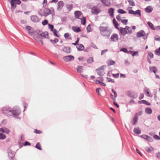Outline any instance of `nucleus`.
Segmentation results:
<instances>
[{"label":"nucleus","mask_w":160,"mask_h":160,"mask_svg":"<svg viewBox=\"0 0 160 160\" xmlns=\"http://www.w3.org/2000/svg\"><path fill=\"white\" fill-rule=\"evenodd\" d=\"M3 113L8 115L18 116L19 115L20 112L18 109L12 110L11 109L7 107H4L2 108Z\"/></svg>","instance_id":"nucleus-1"},{"label":"nucleus","mask_w":160,"mask_h":160,"mask_svg":"<svg viewBox=\"0 0 160 160\" xmlns=\"http://www.w3.org/2000/svg\"><path fill=\"white\" fill-rule=\"evenodd\" d=\"M101 34L103 36L109 37L111 33V30L108 26H100L99 28Z\"/></svg>","instance_id":"nucleus-2"},{"label":"nucleus","mask_w":160,"mask_h":160,"mask_svg":"<svg viewBox=\"0 0 160 160\" xmlns=\"http://www.w3.org/2000/svg\"><path fill=\"white\" fill-rule=\"evenodd\" d=\"M120 33L122 36L127 34H130L132 33V30L130 27L126 26L125 28L120 27L118 29Z\"/></svg>","instance_id":"nucleus-3"},{"label":"nucleus","mask_w":160,"mask_h":160,"mask_svg":"<svg viewBox=\"0 0 160 160\" xmlns=\"http://www.w3.org/2000/svg\"><path fill=\"white\" fill-rule=\"evenodd\" d=\"M43 12V13L41 14L40 13V12H39L40 15L41 16H44L46 17L50 14L51 11L49 9L46 8L44 9Z\"/></svg>","instance_id":"nucleus-4"},{"label":"nucleus","mask_w":160,"mask_h":160,"mask_svg":"<svg viewBox=\"0 0 160 160\" xmlns=\"http://www.w3.org/2000/svg\"><path fill=\"white\" fill-rule=\"evenodd\" d=\"M74 15L76 18L80 19L83 16V14L81 11H77L74 12Z\"/></svg>","instance_id":"nucleus-5"},{"label":"nucleus","mask_w":160,"mask_h":160,"mask_svg":"<svg viewBox=\"0 0 160 160\" xmlns=\"http://www.w3.org/2000/svg\"><path fill=\"white\" fill-rule=\"evenodd\" d=\"M74 58V57L72 55L65 56L63 58L64 60L66 62H68L73 60Z\"/></svg>","instance_id":"nucleus-6"},{"label":"nucleus","mask_w":160,"mask_h":160,"mask_svg":"<svg viewBox=\"0 0 160 160\" xmlns=\"http://www.w3.org/2000/svg\"><path fill=\"white\" fill-rule=\"evenodd\" d=\"M103 71L104 68L103 67L98 68L96 70L98 74L100 76H102L104 74Z\"/></svg>","instance_id":"nucleus-7"},{"label":"nucleus","mask_w":160,"mask_h":160,"mask_svg":"<svg viewBox=\"0 0 160 160\" xmlns=\"http://www.w3.org/2000/svg\"><path fill=\"white\" fill-rule=\"evenodd\" d=\"M100 12L98 8L96 6H94L91 9V12L92 13L97 14Z\"/></svg>","instance_id":"nucleus-8"},{"label":"nucleus","mask_w":160,"mask_h":160,"mask_svg":"<svg viewBox=\"0 0 160 160\" xmlns=\"http://www.w3.org/2000/svg\"><path fill=\"white\" fill-rule=\"evenodd\" d=\"M11 6L12 7L14 6L15 4H20L21 3V1L20 0H11L10 2Z\"/></svg>","instance_id":"nucleus-9"},{"label":"nucleus","mask_w":160,"mask_h":160,"mask_svg":"<svg viewBox=\"0 0 160 160\" xmlns=\"http://www.w3.org/2000/svg\"><path fill=\"white\" fill-rule=\"evenodd\" d=\"M145 35V33L143 30H141L138 32L137 33V36L138 38H140L142 37H144Z\"/></svg>","instance_id":"nucleus-10"},{"label":"nucleus","mask_w":160,"mask_h":160,"mask_svg":"<svg viewBox=\"0 0 160 160\" xmlns=\"http://www.w3.org/2000/svg\"><path fill=\"white\" fill-rule=\"evenodd\" d=\"M111 39L112 41H117L118 39V35L117 34H114L111 37Z\"/></svg>","instance_id":"nucleus-11"},{"label":"nucleus","mask_w":160,"mask_h":160,"mask_svg":"<svg viewBox=\"0 0 160 160\" xmlns=\"http://www.w3.org/2000/svg\"><path fill=\"white\" fill-rule=\"evenodd\" d=\"M101 1L107 6L109 7L110 5L111 2L110 0H101Z\"/></svg>","instance_id":"nucleus-12"},{"label":"nucleus","mask_w":160,"mask_h":160,"mask_svg":"<svg viewBox=\"0 0 160 160\" xmlns=\"http://www.w3.org/2000/svg\"><path fill=\"white\" fill-rule=\"evenodd\" d=\"M6 138V135L3 134L2 128H0V139L3 140L5 139Z\"/></svg>","instance_id":"nucleus-13"},{"label":"nucleus","mask_w":160,"mask_h":160,"mask_svg":"<svg viewBox=\"0 0 160 160\" xmlns=\"http://www.w3.org/2000/svg\"><path fill=\"white\" fill-rule=\"evenodd\" d=\"M76 48L79 51H82L84 49V47L83 45L81 44H78Z\"/></svg>","instance_id":"nucleus-14"},{"label":"nucleus","mask_w":160,"mask_h":160,"mask_svg":"<svg viewBox=\"0 0 160 160\" xmlns=\"http://www.w3.org/2000/svg\"><path fill=\"white\" fill-rule=\"evenodd\" d=\"M64 5V3L62 1L59 2H58V9L59 10H61L63 8Z\"/></svg>","instance_id":"nucleus-15"},{"label":"nucleus","mask_w":160,"mask_h":160,"mask_svg":"<svg viewBox=\"0 0 160 160\" xmlns=\"http://www.w3.org/2000/svg\"><path fill=\"white\" fill-rule=\"evenodd\" d=\"M31 19L33 22H37L39 21L38 17L35 15L32 16L31 17Z\"/></svg>","instance_id":"nucleus-16"},{"label":"nucleus","mask_w":160,"mask_h":160,"mask_svg":"<svg viewBox=\"0 0 160 160\" xmlns=\"http://www.w3.org/2000/svg\"><path fill=\"white\" fill-rule=\"evenodd\" d=\"M112 22L115 28H117V29L118 30V29L119 28H118V26H119V24L118 23V22L116 21L115 19V18L113 19L112 20Z\"/></svg>","instance_id":"nucleus-17"},{"label":"nucleus","mask_w":160,"mask_h":160,"mask_svg":"<svg viewBox=\"0 0 160 160\" xmlns=\"http://www.w3.org/2000/svg\"><path fill=\"white\" fill-rule=\"evenodd\" d=\"M72 29L74 32H78L81 31L80 28L79 27L77 26L72 27Z\"/></svg>","instance_id":"nucleus-18"},{"label":"nucleus","mask_w":160,"mask_h":160,"mask_svg":"<svg viewBox=\"0 0 160 160\" xmlns=\"http://www.w3.org/2000/svg\"><path fill=\"white\" fill-rule=\"evenodd\" d=\"M138 103L140 104H144L146 105L150 106L151 105L150 103L147 102L145 100H142L139 101L138 102Z\"/></svg>","instance_id":"nucleus-19"},{"label":"nucleus","mask_w":160,"mask_h":160,"mask_svg":"<svg viewBox=\"0 0 160 160\" xmlns=\"http://www.w3.org/2000/svg\"><path fill=\"white\" fill-rule=\"evenodd\" d=\"M138 119V114L137 113H136L135 114L134 118H133V125H135L136 124L137 122V120Z\"/></svg>","instance_id":"nucleus-20"},{"label":"nucleus","mask_w":160,"mask_h":160,"mask_svg":"<svg viewBox=\"0 0 160 160\" xmlns=\"http://www.w3.org/2000/svg\"><path fill=\"white\" fill-rule=\"evenodd\" d=\"M63 51L66 53H69L71 52L70 48L69 47H65L63 48Z\"/></svg>","instance_id":"nucleus-21"},{"label":"nucleus","mask_w":160,"mask_h":160,"mask_svg":"<svg viewBox=\"0 0 160 160\" xmlns=\"http://www.w3.org/2000/svg\"><path fill=\"white\" fill-rule=\"evenodd\" d=\"M152 10V8L150 6H148L145 8V11L146 12L149 13Z\"/></svg>","instance_id":"nucleus-22"},{"label":"nucleus","mask_w":160,"mask_h":160,"mask_svg":"<svg viewBox=\"0 0 160 160\" xmlns=\"http://www.w3.org/2000/svg\"><path fill=\"white\" fill-rule=\"evenodd\" d=\"M107 63L108 66H110L114 64L115 63V62L111 59H110L107 61Z\"/></svg>","instance_id":"nucleus-23"},{"label":"nucleus","mask_w":160,"mask_h":160,"mask_svg":"<svg viewBox=\"0 0 160 160\" xmlns=\"http://www.w3.org/2000/svg\"><path fill=\"white\" fill-rule=\"evenodd\" d=\"M133 131L134 133L138 134H140L141 132V130L139 128H134Z\"/></svg>","instance_id":"nucleus-24"},{"label":"nucleus","mask_w":160,"mask_h":160,"mask_svg":"<svg viewBox=\"0 0 160 160\" xmlns=\"http://www.w3.org/2000/svg\"><path fill=\"white\" fill-rule=\"evenodd\" d=\"M114 11V9L112 8H110L108 10V12L110 14V16L113 17V13Z\"/></svg>","instance_id":"nucleus-25"},{"label":"nucleus","mask_w":160,"mask_h":160,"mask_svg":"<svg viewBox=\"0 0 160 160\" xmlns=\"http://www.w3.org/2000/svg\"><path fill=\"white\" fill-rule=\"evenodd\" d=\"M64 37L67 39H71V36L68 32L65 33L64 35Z\"/></svg>","instance_id":"nucleus-26"},{"label":"nucleus","mask_w":160,"mask_h":160,"mask_svg":"<svg viewBox=\"0 0 160 160\" xmlns=\"http://www.w3.org/2000/svg\"><path fill=\"white\" fill-rule=\"evenodd\" d=\"M133 14L137 15H138L139 17H141V11L139 10H137L135 11H134V12H133Z\"/></svg>","instance_id":"nucleus-27"},{"label":"nucleus","mask_w":160,"mask_h":160,"mask_svg":"<svg viewBox=\"0 0 160 160\" xmlns=\"http://www.w3.org/2000/svg\"><path fill=\"white\" fill-rule=\"evenodd\" d=\"M77 71L79 73H81L83 71V67L80 66H78L77 68Z\"/></svg>","instance_id":"nucleus-28"},{"label":"nucleus","mask_w":160,"mask_h":160,"mask_svg":"<svg viewBox=\"0 0 160 160\" xmlns=\"http://www.w3.org/2000/svg\"><path fill=\"white\" fill-rule=\"evenodd\" d=\"M152 112V110L150 108H148L145 109V112L148 114H151Z\"/></svg>","instance_id":"nucleus-29"},{"label":"nucleus","mask_w":160,"mask_h":160,"mask_svg":"<svg viewBox=\"0 0 160 160\" xmlns=\"http://www.w3.org/2000/svg\"><path fill=\"white\" fill-rule=\"evenodd\" d=\"M80 19L81 20V23L82 24L84 25L86 23V18L85 17H82Z\"/></svg>","instance_id":"nucleus-30"},{"label":"nucleus","mask_w":160,"mask_h":160,"mask_svg":"<svg viewBox=\"0 0 160 160\" xmlns=\"http://www.w3.org/2000/svg\"><path fill=\"white\" fill-rule=\"evenodd\" d=\"M154 150V149L152 147L147 148H146V150L148 152H150Z\"/></svg>","instance_id":"nucleus-31"},{"label":"nucleus","mask_w":160,"mask_h":160,"mask_svg":"<svg viewBox=\"0 0 160 160\" xmlns=\"http://www.w3.org/2000/svg\"><path fill=\"white\" fill-rule=\"evenodd\" d=\"M2 130L3 132V133L4 132L7 134H8L10 132V130L6 128H2Z\"/></svg>","instance_id":"nucleus-32"},{"label":"nucleus","mask_w":160,"mask_h":160,"mask_svg":"<svg viewBox=\"0 0 160 160\" xmlns=\"http://www.w3.org/2000/svg\"><path fill=\"white\" fill-rule=\"evenodd\" d=\"M93 58L92 57H90L87 60V62L89 63H91L93 62Z\"/></svg>","instance_id":"nucleus-33"},{"label":"nucleus","mask_w":160,"mask_h":160,"mask_svg":"<svg viewBox=\"0 0 160 160\" xmlns=\"http://www.w3.org/2000/svg\"><path fill=\"white\" fill-rule=\"evenodd\" d=\"M52 31L53 32L54 34L56 37H60V35H59L57 34V31L56 29H54Z\"/></svg>","instance_id":"nucleus-34"},{"label":"nucleus","mask_w":160,"mask_h":160,"mask_svg":"<svg viewBox=\"0 0 160 160\" xmlns=\"http://www.w3.org/2000/svg\"><path fill=\"white\" fill-rule=\"evenodd\" d=\"M148 24L151 29L153 30L155 29L153 24L151 22H148Z\"/></svg>","instance_id":"nucleus-35"},{"label":"nucleus","mask_w":160,"mask_h":160,"mask_svg":"<svg viewBox=\"0 0 160 160\" xmlns=\"http://www.w3.org/2000/svg\"><path fill=\"white\" fill-rule=\"evenodd\" d=\"M67 8L69 11L71 10L73 8V6L72 4L68 5L67 6Z\"/></svg>","instance_id":"nucleus-36"},{"label":"nucleus","mask_w":160,"mask_h":160,"mask_svg":"<svg viewBox=\"0 0 160 160\" xmlns=\"http://www.w3.org/2000/svg\"><path fill=\"white\" fill-rule=\"evenodd\" d=\"M117 11L118 13L121 14H124L126 13V11L121 9H119Z\"/></svg>","instance_id":"nucleus-37"},{"label":"nucleus","mask_w":160,"mask_h":160,"mask_svg":"<svg viewBox=\"0 0 160 160\" xmlns=\"http://www.w3.org/2000/svg\"><path fill=\"white\" fill-rule=\"evenodd\" d=\"M156 68L155 67H152L150 68V70L151 72H153L155 74Z\"/></svg>","instance_id":"nucleus-38"},{"label":"nucleus","mask_w":160,"mask_h":160,"mask_svg":"<svg viewBox=\"0 0 160 160\" xmlns=\"http://www.w3.org/2000/svg\"><path fill=\"white\" fill-rule=\"evenodd\" d=\"M35 147L40 150H42V148L39 142H38L35 146Z\"/></svg>","instance_id":"nucleus-39"},{"label":"nucleus","mask_w":160,"mask_h":160,"mask_svg":"<svg viewBox=\"0 0 160 160\" xmlns=\"http://www.w3.org/2000/svg\"><path fill=\"white\" fill-rule=\"evenodd\" d=\"M121 21L123 24L126 25L128 23V20L122 19Z\"/></svg>","instance_id":"nucleus-40"},{"label":"nucleus","mask_w":160,"mask_h":160,"mask_svg":"<svg viewBox=\"0 0 160 160\" xmlns=\"http://www.w3.org/2000/svg\"><path fill=\"white\" fill-rule=\"evenodd\" d=\"M128 1L131 5L132 6H134L135 5L134 3L132 0H128Z\"/></svg>","instance_id":"nucleus-41"},{"label":"nucleus","mask_w":160,"mask_h":160,"mask_svg":"<svg viewBox=\"0 0 160 160\" xmlns=\"http://www.w3.org/2000/svg\"><path fill=\"white\" fill-rule=\"evenodd\" d=\"M79 38H77V40L75 41V42L74 43H72V44L75 46H76V45H77L78 44V43L79 42Z\"/></svg>","instance_id":"nucleus-42"},{"label":"nucleus","mask_w":160,"mask_h":160,"mask_svg":"<svg viewBox=\"0 0 160 160\" xmlns=\"http://www.w3.org/2000/svg\"><path fill=\"white\" fill-rule=\"evenodd\" d=\"M144 92H146L147 95V96H149L150 95H149V92L148 89L146 88L144 89Z\"/></svg>","instance_id":"nucleus-43"},{"label":"nucleus","mask_w":160,"mask_h":160,"mask_svg":"<svg viewBox=\"0 0 160 160\" xmlns=\"http://www.w3.org/2000/svg\"><path fill=\"white\" fill-rule=\"evenodd\" d=\"M34 132L36 134H40L42 133V132L40 130H39L35 129L34 130Z\"/></svg>","instance_id":"nucleus-44"},{"label":"nucleus","mask_w":160,"mask_h":160,"mask_svg":"<svg viewBox=\"0 0 160 160\" xmlns=\"http://www.w3.org/2000/svg\"><path fill=\"white\" fill-rule=\"evenodd\" d=\"M47 0H44L43 3H42V5L43 7H45L47 5Z\"/></svg>","instance_id":"nucleus-45"},{"label":"nucleus","mask_w":160,"mask_h":160,"mask_svg":"<svg viewBox=\"0 0 160 160\" xmlns=\"http://www.w3.org/2000/svg\"><path fill=\"white\" fill-rule=\"evenodd\" d=\"M155 53L156 54L160 56V50L158 49L155 51Z\"/></svg>","instance_id":"nucleus-46"},{"label":"nucleus","mask_w":160,"mask_h":160,"mask_svg":"<svg viewBox=\"0 0 160 160\" xmlns=\"http://www.w3.org/2000/svg\"><path fill=\"white\" fill-rule=\"evenodd\" d=\"M48 21L47 20H45L43 21L42 22V24L43 25H45L48 24Z\"/></svg>","instance_id":"nucleus-47"},{"label":"nucleus","mask_w":160,"mask_h":160,"mask_svg":"<svg viewBox=\"0 0 160 160\" xmlns=\"http://www.w3.org/2000/svg\"><path fill=\"white\" fill-rule=\"evenodd\" d=\"M146 140L148 141V142H152L153 140V139L149 136H148V137H147Z\"/></svg>","instance_id":"nucleus-48"},{"label":"nucleus","mask_w":160,"mask_h":160,"mask_svg":"<svg viewBox=\"0 0 160 160\" xmlns=\"http://www.w3.org/2000/svg\"><path fill=\"white\" fill-rule=\"evenodd\" d=\"M148 58H152L153 57V55L152 53L150 52L148 53Z\"/></svg>","instance_id":"nucleus-49"},{"label":"nucleus","mask_w":160,"mask_h":160,"mask_svg":"<svg viewBox=\"0 0 160 160\" xmlns=\"http://www.w3.org/2000/svg\"><path fill=\"white\" fill-rule=\"evenodd\" d=\"M53 27H54L53 25H51L50 24H48V28L51 31L54 29H53Z\"/></svg>","instance_id":"nucleus-50"},{"label":"nucleus","mask_w":160,"mask_h":160,"mask_svg":"<svg viewBox=\"0 0 160 160\" xmlns=\"http://www.w3.org/2000/svg\"><path fill=\"white\" fill-rule=\"evenodd\" d=\"M79 60L80 61H82L85 60V58L83 57H80L78 58Z\"/></svg>","instance_id":"nucleus-51"},{"label":"nucleus","mask_w":160,"mask_h":160,"mask_svg":"<svg viewBox=\"0 0 160 160\" xmlns=\"http://www.w3.org/2000/svg\"><path fill=\"white\" fill-rule=\"evenodd\" d=\"M96 82H98L101 84V85H102L103 86H106V84H105L104 83L102 82H100L99 81H98V80H97Z\"/></svg>","instance_id":"nucleus-52"},{"label":"nucleus","mask_w":160,"mask_h":160,"mask_svg":"<svg viewBox=\"0 0 160 160\" xmlns=\"http://www.w3.org/2000/svg\"><path fill=\"white\" fill-rule=\"evenodd\" d=\"M116 19H117L118 21H121V20H122L121 19V17L120 15H117V16H116Z\"/></svg>","instance_id":"nucleus-53"},{"label":"nucleus","mask_w":160,"mask_h":160,"mask_svg":"<svg viewBox=\"0 0 160 160\" xmlns=\"http://www.w3.org/2000/svg\"><path fill=\"white\" fill-rule=\"evenodd\" d=\"M153 137V138L155 139H158V140L160 139V138L157 135H154Z\"/></svg>","instance_id":"nucleus-54"},{"label":"nucleus","mask_w":160,"mask_h":160,"mask_svg":"<svg viewBox=\"0 0 160 160\" xmlns=\"http://www.w3.org/2000/svg\"><path fill=\"white\" fill-rule=\"evenodd\" d=\"M144 97V95L143 93H141L140 95L139 98L140 100L141 99H142Z\"/></svg>","instance_id":"nucleus-55"},{"label":"nucleus","mask_w":160,"mask_h":160,"mask_svg":"<svg viewBox=\"0 0 160 160\" xmlns=\"http://www.w3.org/2000/svg\"><path fill=\"white\" fill-rule=\"evenodd\" d=\"M101 89L100 88H97L96 89V92L97 93H98V95H100V92H99V91L100 90H101Z\"/></svg>","instance_id":"nucleus-56"},{"label":"nucleus","mask_w":160,"mask_h":160,"mask_svg":"<svg viewBox=\"0 0 160 160\" xmlns=\"http://www.w3.org/2000/svg\"><path fill=\"white\" fill-rule=\"evenodd\" d=\"M148 136L145 135H143L141 136V137L143 138L146 140Z\"/></svg>","instance_id":"nucleus-57"},{"label":"nucleus","mask_w":160,"mask_h":160,"mask_svg":"<svg viewBox=\"0 0 160 160\" xmlns=\"http://www.w3.org/2000/svg\"><path fill=\"white\" fill-rule=\"evenodd\" d=\"M120 51H123L124 52H127V49H126L125 48H121L120 49Z\"/></svg>","instance_id":"nucleus-58"},{"label":"nucleus","mask_w":160,"mask_h":160,"mask_svg":"<svg viewBox=\"0 0 160 160\" xmlns=\"http://www.w3.org/2000/svg\"><path fill=\"white\" fill-rule=\"evenodd\" d=\"M48 33L47 32H44V33H42V34H41L40 35L42 37L45 36V35H48Z\"/></svg>","instance_id":"nucleus-59"},{"label":"nucleus","mask_w":160,"mask_h":160,"mask_svg":"<svg viewBox=\"0 0 160 160\" xmlns=\"http://www.w3.org/2000/svg\"><path fill=\"white\" fill-rule=\"evenodd\" d=\"M111 98L112 99L113 101H115V98L116 97H115L113 95H112V94H111Z\"/></svg>","instance_id":"nucleus-60"},{"label":"nucleus","mask_w":160,"mask_h":160,"mask_svg":"<svg viewBox=\"0 0 160 160\" xmlns=\"http://www.w3.org/2000/svg\"><path fill=\"white\" fill-rule=\"evenodd\" d=\"M112 92L114 93L115 97H116L117 96V94L116 92L114 91L113 89H112Z\"/></svg>","instance_id":"nucleus-61"},{"label":"nucleus","mask_w":160,"mask_h":160,"mask_svg":"<svg viewBox=\"0 0 160 160\" xmlns=\"http://www.w3.org/2000/svg\"><path fill=\"white\" fill-rule=\"evenodd\" d=\"M112 92L114 93L115 97H116L117 96V94L116 92L114 91L113 89H112Z\"/></svg>","instance_id":"nucleus-62"},{"label":"nucleus","mask_w":160,"mask_h":160,"mask_svg":"<svg viewBox=\"0 0 160 160\" xmlns=\"http://www.w3.org/2000/svg\"><path fill=\"white\" fill-rule=\"evenodd\" d=\"M112 92L114 93L115 97H116L117 96V94L116 92L114 91L113 89H112Z\"/></svg>","instance_id":"nucleus-63"},{"label":"nucleus","mask_w":160,"mask_h":160,"mask_svg":"<svg viewBox=\"0 0 160 160\" xmlns=\"http://www.w3.org/2000/svg\"><path fill=\"white\" fill-rule=\"evenodd\" d=\"M24 145V146H26V145H30L31 144L28 142L26 141L25 142Z\"/></svg>","instance_id":"nucleus-64"}]
</instances>
